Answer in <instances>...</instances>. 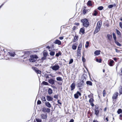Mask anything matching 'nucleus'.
I'll list each match as a JSON object with an SVG mask.
<instances>
[{
  "label": "nucleus",
  "mask_w": 122,
  "mask_h": 122,
  "mask_svg": "<svg viewBox=\"0 0 122 122\" xmlns=\"http://www.w3.org/2000/svg\"><path fill=\"white\" fill-rule=\"evenodd\" d=\"M92 1L91 0H89L87 3V5L89 6H92Z\"/></svg>",
  "instance_id": "25"
},
{
  "label": "nucleus",
  "mask_w": 122,
  "mask_h": 122,
  "mask_svg": "<svg viewBox=\"0 0 122 122\" xmlns=\"http://www.w3.org/2000/svg\"><path fill=\"white\" fill-rule=\"evenodd\" d=\"M82 44L80 43L79 44L77 48V50L80 51L82 48Z\"/></svg>",
  "instance_id": "28"
},
{
  "label": "nucleus",
  "mask_w": 122,
  "mask_h": 122,
  "mask_svg": "<svg viewBox=\"0 0 122 122\" xmlns=\"http://www.w3.org/2000/svg\"><path fill=\"white\" fill-rule=\"evenodd\" d=\"M116 32L117 34L118 35L120 36L121 35V34L120 32L117 29H116Z\"/></svg>",
  "instance_id": "29"
},
{
  "label": "nucleus",
  "mask_w": 122,
  "mask_h": 122,
  "mask_svg": "<svg viewBox=\"0 0 122 122\" xmlns=\"http://www.w3.org/2000/svg\"><path fill=\"white\" fill-rule=\"evenodd\" d=\"M97 12L96 10H94V13H93V15L95 16L97 15Z\"/></svg>",
  "instance_id": "46"
},
{
  "label": "nucleus",
  "mask_w": 122,
  "mask_h": 122,
  "mask_svg": "<svg viewBox=\"0 0 122 122\" xmlns=\"http://www.w3.org/2000/svg\"><path fill=\"white\" fill-rule=\"evenodd\" d=\"M82 61L84 63L86 61V59L83 56L82 57Z\"/></svg>",
  "instance_id": "49"
},
{
  "label": "nucleus",
  "mask_w": 122,
  "mask_h": 122,
  "mask_svg": "<svg viewBox=\"0 0 122 122\" xmlns=\"http://www.w3.org/2000/svg\"><path fill=\"white\" fill-rule=\"evenodd\" d=\"M42 83L43 85H45L48 86L49 85V84L48 82L44 81L42 82Z\"/></svg>",
  "instance_id": "37"
},
{
  "label": "nucleus",
  "mask_w": 122,
  "mask_h": 122,
  "mask_svg": "<svg viewBox=\"0 0 122 122\" xmlns=\"http://www.w3.org/2000/svg\"><path fill=\"white\" fill-rule=\"evenodd\" d=\"M85 30L84 27L81 28L80 30V32L82 33V34H84L85 32Z\"/></svg>",
  "instance_id": "19"
},
{
  "label": "nucleus",
  "mask_w": 122,
  "mask_h": 122,
  "mask_svg": "<svg viewBox=\"0 0 122 122\" xmlns=\"http://www.w3.org/2000/svg\"><path fill=\"white\" fill-rule=\"evenodd\" d=\"M113 38L114 40V41H115L116 40H117V38L116 36V35L115 33L114 32L112 33Z\"/></svg>",
  "instance_id": "32"
},
{
  "label": "nucleus",
  "mask_w": 122,
  "mask_h": 122,
  "mask_svg": "<svg viewBox=\"0 0 122 122\" xmlns=\"http://www.w3.org/2000/svg\"><path fill=\"white\" fill-rule=\"evenodd\" d=\"M55 54V52L51 51L50 53V55L51 56H53Z\"/></svg>",
  "instance_id": "41"
},
{
  "label": "nucleus",
  "mask_w": 122,
  "mask_h": 122,
  "mask_svg": "<svg viewBox=\"0 0 122 122\" xmlns=\"http://www.w3.org/2000/svg\"><path fill=\"white\" fill-rule=\"evenodd\" d=\"M103 9V7L102 6H99L97 8V9L100 10H102Z\"/></svg>",
  "instance_id": "42"
},
{
  "label": "nucleus",
  "mask_w": 122,
  "mask_h": 122,
  "mask_svg": "<svg viewBox=\"0 0 122 122\" xmlns=\"http://www.w3.org/2000/svg\"><path fill=\"white\" fill-rule=\"evenodd\" d=\"M87 77V75L85 74H83L81 77V79H83L85 80H86V78Z\"/></svg>",
  "instance_id": "21"
},
{
  "label": "nucleus",
  "mask_w": 122,
  "mask_h": 122,
  "mask_svg": "<svg viewBox=\"0 0 122 122\" xmlns=\"http://www.w3.org/2000/svg\"><path fill=\"white\" fill-rule=\"evenodd\" d=\"M96 61L97 62L100 63L102 62V60L101 59H99L98 58H96Z\"/></svg>",
  "instance_id": "35"
},
{
  "label": "nucleus",
  "mask_w": 122,
  "mask_h": 122,
  "mask_svg": "<svg viewBox=\"0 0 122 122\" xmlns=\"http://www.w3.org/2000/svg\"><path fill=\"white\" fill-rule=\"evenodd\" d=\"M77 85V87H78L80 90L83 88L84 86V84H83L82 83H81V82H79L78 83Z\"/></svg>",
  "instance_id": "5"
},
{
  "label": "nucleus",
  "mask_w": 122,
  "mask_h": 122,
  "mask_svg": "<svg viewBox=\"0 0 122 122\" xmlns=\"http://www.w3.org/2000/svg\"><path fill=\"white\" fill-rule=\"evenodd\" d=\"M105 91V90H104L103 92V96L104 97L105 96V95L106 94Z\"/></svg>",
  "instance_id": "56"
},
{
  "label": "nucleus",
  "mask_w": 122,
  "mask_h": 122,
  "mask_svg": "<svg viewBox=\"0 0 122 122\" xmlns=\"http://www.w3.org/2000/svg\"><path fill=\"white\" fill-rule=\"evenodd\" d=\"M81 94L79 91H77L76 93L74 94V98L76 99H77L79 98V96H81Z\"/></svg>",
  "instance_id": "7"
},
{
  "label": "nucleus",
  "mask_w": 122,
  "mask_h": 122,
  "mask_svg": "<svg viewBox=\"0 0 122 122\" xmlns=\"http://www.w3.org/2000/svg\"><path fill=\"white\" fill-rule=\"evenodd\" d=\"M54 43L60 45L61 44V43L60 41L58 39H56L54 41Z\"/></svg>",
  "instance_id": "14"
},
{
  "label": "nucleus",
  "mask_w": 122,
  "mask_h": 122,
  "mask_svg": "<svg viewBox=\"0 0 122 122\" xmlns=\"http://www.w3.org/2000/svg\"><path fill=\"white\" fill-rule=\"evenodd\" d=\"M9 55L11 56L14 57L15 55V52H9Z\"/></svg>",
  "instance_id": "22"
},
{
  "label": "nucleus",
  "mask_w": 122,
  "mask_h": 122,
  "mask_svg": "<svg viewBox=\"0 0 122 122\" xmlns=\"http://www.w3.org/2000/svg\"><path fill=\"white\" fill-rule=\"evenodd\" d=\"M120 119L121 120H122V115L120 114Z\"/></svg>",
  "instance_id": "61"
},
{
  "label": "nucleus",
  "mask_w": 122,
  "mask_h": 122,
  "mask_svg": "<svg viewBox=\"0 0 122 122\" xmlns=\"http://www.w3.org/2000/svg\"><path fill=\"white\" fill-rule=\"evenodd\" d=\"M100 29H99V28H96V29H95L94 31V34H96L100 30Z\"/></svg>",
  "instance_id": "30"
},
{
  "label": "nucleus",
  "mask_w": 122,
  "mask_h": 122,
  "mask_svg": "<svg viewBox=\"0 0 122 122\" xmlns=\"http://www.w3.org/2000/svg\"><path fill=\"white\" fill-rule=\"evenodd\" d=\"M59 66L57 64H56L55 65L53 66H52L50 67L53 70L56 71L58 70L59 68Z\"/></svg>",
  "instance_id": "2"
},
{
  "label": "nucleus",
  "mask_w": 122,
  "mask_h": 122,
  "mask_svg": "<svg viewBox=\"0 0 122 122\" xmlns=\"http://www.w3.org/2000/svg\"><path fill=\"white\" fill-rule=\"evenodd\" d=\"M58 95H55L53 97L54 98H56V99H57L58 98Z\"/></svg>",
  "instance_id": "55"
},
{
  "label": "nucleus",
  "mask_w": 122,
  "mask_h": 122,
  "mask_svg": "<svg viewBox=\"0 0 122 122\" xmlns=\"http://www.w3.org/2000/svg\"><path fill=\"white\" fill-rule=\"evenodd\" d=\"M32 56V58H34L36 60V59L38 58V56L36 55H30Z\"/></svg>",
  "instance_id": "26"
},
{
  "label": "nucleus",
  "mask_w": 122,
  "mask_h": 122,
  "mask_svg": "<svg viewBox=\"0 0 122 122\" xmlns=\"http://www.w3.org/2000/svg\"><path fill=\"white\" fill-rule=\"evenodd\" d=\"M45 104L46 106L49 108H50L51 106L50 103L48 102H46L45 103Z\"/></svg>",
  "instance_id": "16"
},
{
  "label": "nucleus",
  "mask_w": 122,
  "mask_h": 122,
  "mask_svg": "<svg viewBox=\"0 0 122 122\" xmlns=\"http://www.w3.org/2000/svg\"><path fill=\"white\" fill-rule=\"evenodd\" d=\"M47 100L48 101H52L53 98L52 97L49 96H46Z\"/></svg>",
  "instance_id": "13"
},
{
  "label": "nucleus",
  "mask_w": 122,
  "mask_h": 122,
  "mask_svg": "<svg viewBox=\"0 0 122 122\" xmlns=\"http://www.w3.org/2000/svg\"><path fill=\"white\" fill-rule=\"evenodd\" d=\"M41 118L43 119H46L47 117V114L45 115L44 114H42L41 115Z\"/></svg>",
  "instance_id": "17"
},
{
  "label": "nucleus",
  "mask_w": 122,
  "mask_h": 122,
  "mask_svg": "<svg viewBox=\"0 0 122 122\" xmlns=\"http://www.w3.org/2000/svg\"><path fill=\"white\" fill-rule=\"evenodd\" d=\"M46 57H45L44 56H43V57L41 58V59L43 61L46 59Z\"/></svg>",
  "instance_id": "57"
},
{
  "label": "nucleus",
  "mask_w": 122,
  "mask_h": 122,
  "mask_svg": "<svg viewBox=\"0 0 122 122\" xmlns=\"http://www.w3.org/2000/svg\"><path fill=\"white\" fill-rule=\"evenodd\" d=\"M114 61L113 60H110L108 62L109 65L110 66H113L114 64Z\"/></svg>",
  "instance_id": "10"
},
{
  "label": "nucleus",
  "mask_w": 122,
  "mask_h": 122,
  "mask_svg": "<svg viewBox=\"0 0 122 122\" xmlns=\"http://www.w3.org/2000/svg\"><path fill=\"white\" fill-rule=\"evenodd\" d=\"M61 53L60 51L58 53H56V57H58L60 55H61Z\"/></svg>",
  "instance_id": "36"
},
{
  "label": "nucleus",
  "mask_w": 122,
  "mask_h": 122,
  "mask_svg": "<svg viewBox=\"0 0 122 122\" xmlns=\"http://www.w3.org/2000/svg\"><path fill=\"white\" fill-rule=\"evenodd\" d=\"M32 68L37 74H41V71L38 69L36 67H32Z\"/></svg>",
  "instance_id": "4"
},
{
  "label": "nucleus",
  "mask_w": 122,
  "mask_h": 122,
  "mask_svg": "<svg viewBox=\"0 0 122 122\" xmlns=\"http://www.w3.org/2000/svg\"><path fill=\"white\" fill-rule=\"evenodd\" d=\"M81 55V51L79 50H77V56L80 57Z\"/></svg>",
  "instance_id": "44"
},
{
  "label": "nucleus",
  "mask_w": 122,
  "mask_h": 122,
  "mask_svg": "<svg viewBox=\"0 0 122 122\" xmlns=\"http://www.w3.org/2000/svg\"><path fill=\"white\" fill-rule=\"evenodd\" d=\"M119 95L122 94V86H120V89L119 90Z\"/></svg>",
  "instance_id": "38"
},
{
  "label": "nucleus",
  "mask_w": 122,
  "mask_h": 122,
  "mask_svg": "<svg viewBox=\"0 0 122 122\" xmlns=\"http://www.w3.org/2000/svg\"><path fill=\"white\" fill-rule=\"evenodd\" d=\"M115 43L117 44V45L119 46H121L122 45L120 44L119 42L117 41L116 40L115 41Z\"/></svg>",
  "instance_id": "31"
},
{
  "label": "nucleus",
  "mask_w": 122,
  "mask_h": 122,
  "mask_svg": "<svg viewBox=\"0 0 122 122\" xmlns=\"http://www.w3.org/2000/svg\"><path fill=\"white\" fill-rule=\"evenodd\" d=\"M78 36L77 35H76L74 37L73 40V42H75L78 41Z\"/></svg>",
  "instance_id": "15"
},
{
  "label": "nucleus",
  "mask_w": 122,
  "mask_h": 122,
  "mask_svg": "<svg viewBox=\"0 0 122 122\" xmlns=\"http://www.w3.org/2000/svg\"><path fill=\"white\" fill-rule=\"evenodd\" d=\"M94 101V99L92 98H91L90 99L89 102L90 103H92Z\"/></svg>",
  "instance_id": "45"
},
{
  "label": "nucleus",
  "mask_w": 122,
  "mask_h": 122,
  "mask_svg": "<svg viewBox=\"0 0 122 122\" xmlns=\"http://www.w3.org/2000/svg\"><path fill=\"white\" fill-rule=\"evenodd\" d=\"M86 83L87 85L92 86V82L90 81H86Z\"/></svg>",
  "instance_id": "24"
},
{
  "label": "nucleus",
  "mask_w": 122,
  "mask_h": 122,
  "mask_svg": "<svg viewBox=\"0 0 122 122\" xmlns=\"http://www.w3.org/2000/svg\"><path fill=\"white\" fill-rule=\"evenodd\" d=\"M57 83L58 84L60 85H62V83L61 82H57Z\"/></svg>",
  "instance_id": "62"
},
{
  "label": "nucleus",
  "mask_w": 122,
  "mask_h": 122,
  "mask_svg": "<svg viewBox=\"0 0 122 122\" xmlns=\"http://www.w3.org/2000/svg\"><path fill=\"white\" fill-rule=\"evenodd\" d=\"M107 36L108 40L109 41H111L112 38V35H110V34H107Z\"/></svg>",
  "instance_id": "20"
},
{
  "label": "nucleus",
  "mask_w": 122,
  "mask_h": 122,
  "mask_svg": "<svg viewBox=\"0 0 122 122\" xmlns=\"http://www.w3.org/2000/svg\"><path fill=\"white\" fill-rule=\"evenodd\" d=\"M46 108L45 107H43L42 109V111L44 112H46Z\"/></svg>",
  "instance_id": "47"
},
{
  "label": "nucleus",
  "mask_w": 122,
  "mask_h": 122,
  "mask_svg": "<svg viewBox=\"0 0 122 122\" xmlns=\"http://www.w3.org/2000/svg\"><path fill=\"white\" fill-rule=\"evenodd\" d=\"M119 26L122 29V22H120L119 23Z\"/></svg>",
  "instance_id": "58"
},
{
  "label": "nucleus",
  "mask_w": 122,
  "mask_h": 122,
  "mask_svg": "<svg viewBox=\"0 0 122 122\" xmlns=\"http://www.w3.org/2000/svg\"><path fill=\"white\" fill-rule=\"evenodd\" d=\"M56 79L57 81H62V77H58L56 78Z\"/></svg>",
  "instance_id": "33"
},
{
  "label": "nucleus",
  "mask_w": 122,
  "mask_h": 122,
  "mask_svg": "<svg viewBox=\"0 0 122 122\" xmlns=\"http://www.w3.org/2000/svg\"><path fill=\"white\" fill-rule=\"evenodd\" d=\"M83 13L84 14H85L86 13V10L85 9H84L83 11Z\"/></svg>",
  "instance_id": "54"
},
{
  "label": "nucleus",
  "mask_w": 122,
  "mask_h": 122,
  "mask_svg": "<svg viewBox=\"0 0 122 122\" xmlns=\"http://www.w3.org/2000/svg\"><path fill=\"white\" fill-rule=\"evenodd\" d=\"M118 94V92H116L115 94H114L112 97V98L113 99H116Z\"/></svg>",
  "instance_id": "11"
},
{
  "label": "nucleus",
  "mask_w": 122,
  "mask_h": 122,
  "mask_svg": "<svg viewBox=\"0 0 122 122\" xmlns=\"http://www.w3.org/2000/svg\"><path fill=\"white\" fill-rule=\"evenodd\" d=\"M98 109V105H96L95 110V114L97 116H98L99 112Z\"/></svg>",
  "instance_id": "3"
},
{
  "label": "nucleus",
  "mask_w": 122,
  "mask_h": 122,
  "mask_svg": "<svg viewBox=\"0 0 122 122\" xmlns=\"http://www.w3.org/2000/svg\"><path fill=\"white\" fill-rule=\"evenodd\" d=\"M45 81H48L50 84L52 85L55 84V81L54 78V79H48V81L46 80H45Z\"/></svg>",
  "instance_id": "6"
},
{
  "label": "nucleus",
  "mask_w": 122,
  "mask_h": 122,
  "mask_svg": "<svg viewBox=\"0 0 122 122\" xmlns=\"http://www.w3.org/2000/svg\"><path fill=\"white\" fill-rule=\"evenodd\" d=\"M76 28V26H74L72 28L73 30H75Z\"/></svg>",
  "instance_id": "60"
},
{
  "label": "nucleus",
  "mask_w": 122,
  "mask_h": 122,
  "mask_svg": "<svg viewBox=\"0 0 122 122\" xmlns=\"http://www.w3.org/2000/svg\"><path fill=\"white\" fill-rule=\"evenodd\" d=\"M113 7L112 5H109L108 6V8L109 9H111Z\"/></svg>",
  "instance_id": "52"
},
{
  "label": "nucleus",
  "mask_w": 122,
  "mask_h": 122,
  "mask_svg": "<svg viewBox=\"0 0 122 122\" xmlns=\"http://www.w3.org/2000/svg\"><path fill=\"white\" fill-rule=\"evenodd\" d=\"M41 104V101L38 100L37 102V104L38 105H40Z\"/></svg>",
  "instance_id": "53"
},
{
  "label": "nucleus",
  "mask_w": 122,
  "mask_h": 122,
  "mask_svg": "<svg viewBox=\"0 0 122 122\" xmlns=\"http://www.w3.org/2000/svg\"><path fill=\"white\" fill-rule=\"evenodd\" d=\"M50 75H51V74H45L44 75V76L47 79L49 78V76Z\"/></svg>",
  "instance_id": "34"
},
{
  "label": "nucleus",
  "mask_w": 122,
  "mask_h": 122,
  "mask_svg": "<svg viewBox=\"0 0 122 122\" xmlns=\"http://www.w3.org/2000/svg\"><path fill=\"white\" fill-rule=\"evenodd\" d=\"M117 112L118 114H120L121 113H122V109H118Z\"/></svg>",
  "instance_id": "40"
},
{
  "label": "nucleus",
  "mask_w": 122,
  "mask_h": 122,
  "mask_svg": "<svg viewBox=\"0 0 122 122\" xmlns=\"http://www.w3.org/2000/svg\"><path fill=\"white\" fill-rule=\"evenodd\" d=\"M74 120L73 119H71L69 122H74Z\"/></svg>",
  "instance_id": "63"
},
{
  "label": "nucleus",
  "mask_w": 122,
  "mask_h": 122,
  "mask_svg": "<svg viewBox=\"0 0 122 122\" xmlns=\"http://www.w3.org/2000/svg\"><path fill=\"white\" fill-rule=\"evenodd\" d=\"M41 99L42 101L45 102L46 101V99L45 97L43 96H42L41 97Z\"/></svg>",
  "instance_id": "39"
},
{
  "label": "nucleus",
  "mask_w": 122,
  "mask_h": 122,
  "mask_svg": "<svg viewBox=\"0 0 122 122\" xmlns=\"http://www.w3.org/2000/svg\"><path fill=\"white\" fill-rule=\"evenodd\" d=\"M73 59H70V61L69 62V64H70L73 63Z\"/></svg>",
  "instance_id": "48"
},
{
  "label": "nucleus",
  "mask_w": 122,
  "mask_h": 122,
  "mask_svg": "<svg viewBox=\"0 0 122 122\" xmlns=\"http://www.w3.org/2000/svg\"><path fill=\"white\" fill-rule=\"evenodd\" d=\"M93 122H100L97 121V120H93Z\"/></svg>",
  "instance_id": "64"
},
{
  "label": "nucleus",
  "mask_w": 122,
  "mask_h": 122,
  "mask_svg": "<svg viewBox=\"0 0 122 122\" xmlns=\"http://www.w3.org/2000/svg\"><path fill=\"white\" fill-rule=\"evenodd\" d=\"M74 24L77 26H78L79 25V23H78L76 22L74 23Z\"/></svg>",
  "instance_id": "59"
},
{
  "label": "nucleus",
  "mask_w": 122,
  "mask_h": 122,
  "mask_svg": "<svg viewBox=\"0 0 122 122\" xmlns=\"http://www.w3.org/2000/svg\"><path fill=\"white\" fill-rule=\"evenodd\" d=\"M102 23L101 21H98L97 23L96 28L100 29L102 25Z\"/></svg>",
  "instance_id": "8"
},
{
  "label": "nucleus",
  "mask_w": 122,
  "mask_h": 122,
  "mask_svg": "<svg viewBox=\"0 0 122 122\" xmlns=\"http://www.w3.org/2000/svg\"><path fill=\"white\" fill-rule=\"evenodd\" d=\"M30 52L29 51H26L24 52L25 55H28L30 53Z\"/></svg>",
  "instance_id": "51"
},
{
  "label": "nucleus",
  "mask_w": 122,
  "mask_h": 122,
  "mask_svg": "<svg viewBox=\"0 0 122 122\" xmlns=\"http://www.w3.org/2000/svg\"><path fill=\"white\" fill-rule=\"evenodd\" d=\"M30 58L29 59V61L30 62H35L36 61V59H35L34 58H32L31 56H30Z\"/></svg>",
  "instance_id": "12"
},
{
  "label": "nucleus",
  "mask_w": 122,
  "mask_h": 122,
  "mask_svg": "<svg viewBox=\"0 0 122 122\" xmlns=\"http://www.w3.org/2000/svg\"><path fill=\"white\" fill-rule=\"evenodd\" d=\"M77 48L76 43H74L72 46V49L74 50H76Z\"/></svg>",
  "instance_id": "18"
},
{
  "label": "nucleus",
  "mask_w": 122,
  "mask_h": 122,
  "mask_svg": "<svg viewBox=\"0 0 122 122\" xmlns=\"http://www.w3.org/2000/svg\"><path fill=\"white\" fill-rule=\"evenodd\" d=\"M81 22L82 23L84 27H88L89 25L88 20L86 18H84L81 20Z\"/></svg>",
  "instance_id": "1"
},
{
  "label": "nucleus",
  "mask_w": 122,
  "mask_h": 122,
  "mask_svg": "<svg viewBox=\"0 0 122 122\" xmlns=\"http://www.w3.org/2000/svg\"><path fill=\"white\" fill-rule=\"evenodd\" d=\"M46 112H47V113H49L50 112V108H46Z\"/></svg>",
  "instance_id": "50"
},
{
  "label": "nucleus",
  "mask_w": 122,
  "mask_h": 122,
  "mask_svg": "<svg viewBox=\"0 0 122 122\" xmlns=\"http://www.w3.org/2000/svg\"><path fill=\"white\" fill-rule=\"evenodd\" d=\"M76 84L75 82L72 83L70 86L71 91L73 90L75 88Z\"/></svg>",
  "instance_id": "9"
},
{
  "label": "nucleus",
  "mask_w": 122,
  "mask_h": 122,
  "mask_svg": "<svg viewBox=\"0 0 122 122\" xmlns=\"http://www.w3.org/2000/svg\"><path fill=\"white\" fill-rule=\"evenodd\" d=\"M100 50H97L94 52V54L96 55H98L100 54Z\"/></svg>",
  "instance_id": "27"
},
{
  "label": "nucleus",
  "mask_w": 122,
  "mask_h": 122,
  "mask_svg": "<svg viewBox=\"0 0 122 122\" xmlns=\"http://www.w3.org/2000/svg\"><path fill=\"white\" fill-rule=\"evenodd\" d=\"M48 55V53L47 52H43V56L45 57H46Z\"/></svg>",
  "instance_id": "43"
},
{
  "label": "nucleus",
  "mask_w": 122,
  "mask_h": 122,
  "mask_svg": "<svg viewBox=\"0 0 122 122\" xmlns=\"http://www.w3.org/2000/svg\"><path fill=\"white\" fill-rule=\"evenodd\" d=\"M48 94L50 95L51 94L52 92V90L51 88H49L48 90Z\"/></svg>",
  "instance_id": "23"
}]
</instances>
